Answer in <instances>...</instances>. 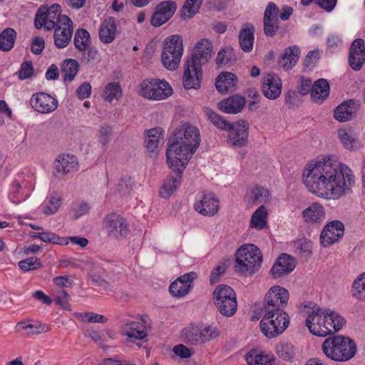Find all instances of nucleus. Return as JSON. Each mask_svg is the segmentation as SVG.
Segmentation results:
<instances>
[{"mask_svg": "<svg viewBox=\"0 0 365 365\" xmlns=\"http://www.w3.org/2000/svg\"><path fill=\"white\" fill-rule=\"evenodd\" d=\"M235 60V56L233 49L231 47L227 46L222 48L217 55L215 61L218 66L222 65H227L231 63Z\"/></svg>", "mask_w": 365, "mask_h": 365, "instance_id": "50", "label": "nucleus"}, {"mask_svg": "<svg viewBox=\"0 0 365 365\" xmlns=\"http://www.w3.org/2000/svg\"><path fill=\"white\" fill-rule=\"evenodd\" d=\"M133 185V181H132L130 177L125 176L118 182V190L122 194H127L132 190Z\"/></svg>", "mask_w": 365, "mask_h": 365, "instance_id": "58", "label": "nucleus"}, {"mask_svg": "<svg viewBox=\"0 0 365 365\" xmlns=\"http://www.w3.org/2000/svg\"><path fill=\"white\" fill-rule=\"evenodd\" d=\"M16 32L14 29L6 28L0 33V51H9L14 46Z\"/></svg>", "mask_w": 365, "mask_h": 365, "instance_id": "42", "label": "nucleus"}, {"mask_svg": "<svg viewBox=\"0 0 365 365\" xmlns=\"http://www.w3.org/2000/svg\"><path fill=\"white\" fill-rule=\"evenodd\" d=\"M250 205H257L267 202L269 199V192L267 189L262 187H256L252 189L246 197Z\"/></svg>", "mask_w": 365, "mask_h": 365, "instance_id": "43", "label": "nucleus"}, {"mask_svg": "<svg viewBox=\"0 0 365 365\" xmlns=\"http://www.w3.org/2000/svg\"><path fill=\"white\" fill-rule=\"evenodd\" d=\"M219 335L217 329L212 326L190 324L180 332V339L187 345L203 344Z\"/></svg>", "mask_w": 365, "mask_h": 365, "instance_id": "9", "label": "nucleus"}, {"mask_svg": "<svg viewBox=\"0 0 365 365\" xmlns=\"http://www.w3.org/2000/svg\"><path fill=\"white\" fill-rule=\"evenodd\" d=\"M140 86V95L150 100H164L173 94V88L170 84L159 79L144 81Z\"/></svg>", "mask_w": 365, "mask_h": 365, "instance_id": "10", "label": "nucleus"}, {"mask_svg": "<svg viewBox=\"0 0 365 365\" xmlns=\"http://www.w3.org/2000/svg\"><path fill=\"white\" fill-rule=\"evenodd\" d=\"M296 266L294 259L287 254H282L272 267L270 272L274 278H279L292 272Z\"/></svg>", "mask_w": 365, "mask_h": 365, "instance_id": "30", "label": "nucleus"}, {"mask_svg": "<svg viewBox=\"0 0 365 365\" xmlns=\"http://www.w3.org/2000/svg\"><path fill=\"white\" fill-rule=\"evenodd\" d=\"M348 61L354 71H359L365 63V41L356 38L349 48Z\"/></svg>", "mask_w": 365, "mask_h": 365, "instance_id": "20", "label": "nucleus"}, {"mask_svg": "<svg viewBox=\"0 0 365 365\" xmlns=\"http://www.w3.org/2000/svg\"><path fill=\"white\" fill-rule=\"evenodd\" d=\"M262 255L255 245L247 244L241 246L235 254V270L240 274H253L261 267Z\"/></svg>", "mask_w": 365, "mask_h": 365, "instance_id": "5", "label": "nucleus"}, {"mask_svg": "<svg viewBox=\"0 0 365 365\" xmlns=\"http://www.w3.org/2000/svg\"><path fill=\"white\" fill-rule=\"evenodd\" d=\"M200 143L199 130L189 123L182 124L169 139L166 150L167 163L171 166L173 161L187 165Z\"/></svg>", "mask_w": 365, "mask_h": 365, "instance_id": "2", "label": "nucleus"}, {"mask_svg": "<svg viewBox=\"0 0 365 365\" xmlns=\"http://www.w3.org/2000/svg\"><path fill=\"white\" fill-rule=\"evenodd\" d=\"M174 353L181 358H188L191 356L193 353V351L189 348H187L184 344H178L174 346L173 348Z\"/></svg>", "mask_w": 365, "mask_h": 365, "instance_id": "64", "label": "nucleus"}, {"mask_svg": "<svg viewBox=\"0 0 365 365\" xmlns=\"http://www.w3.org/2000/svg\"><path fill=\"white\" fill-rule=\"evenodd\" d=\"M112 134L113 128L110 125L107 124L101 125L99 128L98 133V139L99 143L103 146H105L109 143Z\"/></svg>", "mask_w": 365, "mask_h": 365, "instance_id": "56", "label": "nucleus"}, {"mask_svg": "<svg viewBox=\"0 0 365 365\" xmlns=\"http://www.w3.org/2000/svg\"><path fill=\"white\" fill-rule=\"evenodd\" d=\"M255 41V29L251 24H247L245 28L240 30L239 43L241 49L245 52H250L253 48Z\"/></svg>", "mask_w": 365, "mask_h": 365, "instance_id": "39", "label": "nucleus"}, {"mask_svg": "<svg viewBox=\"0 0 365 365\" xmlns=\"http://www.w3.org/2000/svg\"><path fill=\"white\" fill-rule=\"evenodd\" d=\"M91 93V86L88 82H84L76 90V95L79 99L88 98Z\"/></svg>", "mask_w": 365, "mask_h": 365, "instance_id": "62", "label": "nucleus"}, {"mask_svg": "<svg viewBox=\"0 0 365 365\" xmlns=\"http://www.w3.org/2000/svg\"><path fill=\"white\" fill-rule=\"evenodd\" d=\"M227 261L224 260L219 265H217L216 267H215L210 274V280L212 284L216 282L219 278L220 276H221L227 269Z\"/></svg>", "mask_w": 365, "mask_h": 365, "instance_id": "60", "label": "nucleus"}, {"mask_svg": "<svg viewBox=\"0 0 365 365\" xmlns=\"http://www.w3.org/2000/svg\"><path fill=\"white\" fill-rule=\"evenodd\" d=\"M148 325L144 319H140L138 321L125 324L122 327L121 331L131 341L142 340L148 336Z\"/></svg>", "mask_w": 365, "mask_h": 365, "instance_id": "27", "label": "nucleus"}, {"mask_svg": "<svg viewBox=\"0 0 365 365\" xmlns=\"http://www.w3.org/2000/svg\"><path fill=\"white\" fill-rule=\"evenodd\" d=\"M44 47L45 41L42 37L36 36L32 39L31 43V51L34 54H41Z\"/></svg>", "mask_w": 365, "mask_h": 365, "instance_id": "61", "label": "nucleus"}, {"mask_svg": "<svg viewBox=\"0 0 365 365\" xmlns=\"http://www.w3.org/2000/svg\"><path fill=\"white\" fill-rule=\"evenodd\" d=\"M263 317L260 322L262 334L268 338L282 334L289 327V317L283 309H262Z\"/></svg>", "mask_w": 365, "mask_h": 365, "instance_id": "6", "label": "nucleus"}, {"mask_svg": "<svg viewBox=\"0 0 365 365\" xmlns=\"http://www.w3.org/2000/svg\"><path fill=\"white\" fill-rule=\"evenodd\" d=\"M344 233V226L339 220H334L326 225L321 232L320 241L323 247H329L339 241Z\"/></svg>", "mask_w": 365, "mask_h": 365, "instance_id": "17", "label": "nucleus"}, {"mask_svg": "<svg viewBox=\"0 0 365 365\" xmlns=\"http://www.w3.org/2000/svg\"><path fill=\"white\" fill-rule=\"evenodd\" d=\"M202 0H185V4L181 9V17L184 18L187 11L190 16L196 14L200 8Z\"/></svg>", "mask_w": 365, "mask_h": 365, "instance_id": "55", "label": "nucleus"}, {"mask_svg": "<svg viewBox=\"0 0 365 365\" xmlns=\"http://www.w3.org/2000/svg\"><path fill=\"white\" fill-rule=\"evenodd\" d=\"M205 113L210 122L218 128L226 130V129L231 128L230 123L225 120L222 116L219 115L211 109L207 108Z\"/></svg>", "mask_w": 365, "mask_h": 365, "instance_id": "51", "label": "nucleus"}, {"mask_svg": "<svg viewBox=\"0 0 365 365\" xmlns=\"http://www.w3.org/2000/svg\"><path fill=\"white\" fill-rule=\"evenodd\" d=\"M212 301L217 311L224 317H232L237 312L236 293L228 285H218L212 293Z\"/></svg>", "mask_w": 365, "mask_h": 365, "instance_id": "7", "label": "nucleus"}, {"mask_svg": "<svg viewBox=\"0 0 365 365\" xmlns=\"http://www.w3.org/2000/svg\"><path fill=\"white\" fill-rule=\"evenodd\" d=\"M54 44L58 48H66L71 42L73 32V22L68 16H62L60 24L54 27Z\"/></svg>", "mask_w": 365, "mask_h": 365, "instance_id": "14", "label": "nucleus"}, {"mask_svg": "<svg viewBox=\"0 0 365 365\" xmlns=\"http://www.w3.org/2000/svg\"><path fill=\"white\" fill-rule=\"evenodd\" d=\"M34 73V68L31 61L24 62L19 71V78L21 80H24L32 76Z\"/></svg>", "mask_w": 365, "mask_h": 365, "instance_id": "59", "label": "nucleus"}, {"mask_svg": "<svg viewBox=\"0 0 365 365\" xmlns=\"http://www.w3.org/2000/svg\"><path fill=\"white\" fill-rule=\"evenodd\" d=\"M81 316L83 321H87L91 323L97 322L104 324L108 321V319L105 316L93 312H85L81 314Z\"/></svg>", "mask_w": 365, "mask_h": 365, "instance_id": "57", "label": "nucleus"}, {"mask_svg": "<svg viewBox=\"0 0 365 365\" xmlns=\"http://www.w3.org/2000/svg\"><path fill=\"white\" fill-rule=\"evenodd\" d=\"M289 298L287 289L280 286L272 287L265 294L262 309H282L287 305Z\"/></svg>", "mask_w": 365, "mask_h": 365, "instance_id": "12", "label": "nucleus"}, {"mask_svg": "<svg viewBox=\"0 0 365 365\" xmlns=\"http://www.w3.org/2000/svg\"><path fill=\"white\" fill-rule=\"evenodd\" d=\"M278 13L277 5L273 2L269 3L263 19L264 34L267 37H273L279 29Z\"/></svg>", "mask_w": 365, "mask_h": 365, "instance_id": "21", "label": "nucleus"}, {"mask_svg": "<svg viewBox=\"0 0 365 365\" xmlns=\"http://www.w3.org/2000/svg\"><path fill=\"white\" fill-rule=\"evenodd\" d=\"M300 50L297 46L287 48L279 57L278 66L284 71L292 69L299 60Z\"/></svg>", "mask_w": 365, "mask_h": 365, "instance_id": "32", "label": "nucleus"}, {"mask_svg": "<svg viewBox=\"0 0 365 365\" xmlns=\"http://www.w3.org/2000/svg\"><path fill=\"white\" fill-rule=\"evenodd\" d=\"M352 295L356 299L365 301V272L359 274L352 284Z\"/></svg>", "mask_w": 365, "mask_h": 365, "instance_id": "49", "label": "nucleus"}, {"mask_svg": "<svg viewBox=\"0 0 365 365\" xmlns=\"http://www.w3.org/2000/svg\"><path fill=\"white\" fill-rule=\"evenodd\" d=\"M249 125L245 120L232 124L229 132L227 143L235 147H243L247 143Z\"/></svg>", "mask_w": 365, "mask_h": 365, "instance_id": "18", "label": "nucleus"}, {"mask_svg": "<svg viewBox=\"0 0 365 365\" xmlns=\"http://www.w3.org/2000/svg\"><path fill=\"white\" fill-rule=\"evenodd\" d=\"M212 49V44L210 41L201 39L196 43L194 53L186 61H191L192 64L202 68L210 59Z\"/></svg>", "mask_w": 365, "mask_h": 365, "instance_id": "23", "label": "nucleus"}, {"mask_svg": "<svg viewBox=\"0 0 365 365\" xmlns=\"http://www.w3.org/2000/svg\"><path fill=\"white\" fill-rule=\"evenodd\" d=\"M356 108V103L354 100L344 101L335 108L334 116L338 121H348L351 119Z\"/></svg>", "mask_w": 365, "mask_h": 365, "instance_id": "35", "label": "nucleus"}, {"mask_svg": "<svg viewBox=\"0 0 365 365\" xmlns=\"http://www.w3.org/2000/svg\"><path fill=\"white\" fill-rule=\"evenodd\" d=\"M329 85L327 80L320 78L314 82L311 90V98L317 103H322L329 95Z\"/></svg>", "mask_w": 365, "mask_h": 365, "instance_id": "36", "label": "nucleus"}, {"mask_svg": "<svg viewBox=\"0 0 365 365\" xmlns=\"http://www.w3.org/2000/svg\"><path fill=\"white\" fill-rule=\"evenodd\" d=\"M106 228L109 235L117 239L125 237L128 233L126 220L117 214L107 215Z\"/></svg>", "mask_w": 365, "mask_h": 365, "instance_id": "24", "label": "nucleus"}, {"mask_svg": "<svg viewBox=\"0 0 365 365\" xmlns=\"http://www.w3.org/2000/svg\"><path fill=\"white\" fill-rule=\"evenodd\" d=\"M324 354L336 361H346L356 354V346L352 339L342 336L327 338L322 344Z\"/></svg>", "mask_w": 365, "mask_h": 365, "instance_id": "4", "label": "nucleus"}, {"mask_svg": "<svg viewBox=\"0 0 365 365\" xmlns=\"http://www.w3.org/2000/svg\"><path fill=\"white\" fill-rule=\"evenodd\" d=\"M262 91L268 99H277L282 93L280 78L276 75L267 74L263 78Z\"/></svg>", "mask_w": 365, "mask_h": 365, "instance_id": "29", "label": "nucleus"}, {"mask_svg": "<svg viewBox=\"0 0 365 365\" xmlns=\"http://www.w3.org/2000/svg\"><path fill=\"white\" fill-rule=\"evenodd\" d=\"M61 14V6L54 4L49 7H41L35 16L34 24L36 29L43 27L46 30L50 31L60 24L62 16Z\"/></svg>", "mask_w": 365, "mask_h": 365, "instance_id": "11", "label": "nucleus"}, {"mask_svg": "<svg viewBox=\"0 0 365 365\" xmlns=\"http://www.w3.org/2000/svg\"><path fill=\"white\" fill-rule=\"evenodd\" d=\"M294 247L295 252L301 256L308 257L312 252L311 241L304 237L300 238L295 241L294 243Z\"/></svg>", "mask_w": 365, "mask_h": 365, "instance_id": "52", "label": "nucleus"}, {"mask_svg": "<svg viewBox=\"0 0 365 365\" xmlns=\"http://www.w3.org/2000/svg\"><path fill=\"white\" fill-rule=\"evenodd\" d=\"M34 237H38L42 241L45 242H51L52 244L61 245H67V239H64V237H61L53 232H41L37 233L33 236Z\"/></svg>", "mask_w": 365, "mask_h": 365, "instance_id": "54", "label": "nucleus"}, {"mask_svg": "<svg viewBox=\"0 0 365 365\" xmlns=\"http://www.w3.org/2000/svg\"><path fill=\"white\" fill-rule=\"evenodd\" d=\"M176 9L177 4L174 1H161L155 7L150 18V24L155 28L165 24L172 18Z\"/></svg>", "mask_w": 365, "mask_h": 365, "instance_id": "13", "label": "nucleus"}, {"mask_svg": "<svg viewBox=\"0 0 365 365\" xmlns=\"http://www.w3.org/2000/svg\"><path fill=\"white\" fill-rule=\"evenodd\" d=\"M53 168L54 175L57 178H63L66 175L78 170V162L74 155H66L53 163Z\"/></svg>", "mask_w": 365, "mask_h": 365, "instance_id": "26", "label": "nucleus"}, {"mask_svg": "<svg viewBox=\"0 0 365 365\" xmlns=\"http://www.w3.org/2000/svg\"><path fill=\"white\" fill-rule=\"evenodd\" d=\"M183 54L182 38L175 34L167 37L163 41L161 62L170 71H175Z\"/></svg>", "mask_w": 365, "mask_h": 365, "instance_id": "8", "label": "nucleus"}, {"mask_svg": "<svg viewBox=\"0 0 365 365\" xmlns=\"http://www.w3.org/2000/svg\"><path fill=\"white\" fill-rule=\"evenodd\" d=\"M191 61H186L182 76V85L186 90L198 89L202 78V70L198 66L192 64Z\"/></svg>", "mask_w": 365, "mask_h": 365, "instance_id": "22", "label": "nucleus"}, {"mask_svg": "<svg viewBox=\"0 0 365 365\" xmlns=\"http://www.w3.org/2000/svg\"><path fill=\"white\" fill-rule=\"evenodd\" d=\"M303 180L311 192L320 197L335 200L351 192L355 176L345 164L328 157L307 168Z\"/></svg>", "mask_w": 365, "mask_h": 365, "instance_id": "1", "label": "nucleus"}, {"mask_svg": "<svg viewBox=\"0 0 365 365\" xmlns=\"http://www.w3.org/2000/svg\"><path fill=\"white\" fill-rule=\"evenodd\" d=\"M78 62L73 58L65 60L61 65V72L63 74V80L71 81L74 79L79 70Z\"/></svg>", "mask_w": 365, "mask_h": 365, "instance_id": "44", "label": "nucleus"}, {"mask_svg": "<svg viewBox=\"0 0 365 365\" xmlns=\"http://www.w3.org/2000/svg\"><path fill=\"white\" fill-rule=\"evenodd\" d=\"M338 138L343 146L349 150H358L361 143L350 130L340 128L338 130Z\"/></svg>", "mask_w": 365, "mask_h": 365, "instance_id": "41", "label": "nucleus"}, {"mask_svg": "<svg viewBox=\"0 0 365 365\" xmlns=\"http://www.w3.org/2000/svg\"><path fill=\"white\" fill-rule=\"evenodd\" d=\"M30 104L35 110L41 113H51L58 108V101L44 92L33 94Z\"/></svg>", "mask_w": 365, "mask_h": 365, "instance_id": "19", "label": "nucleus"}, {"mask_svg": "<svg viewBox=\"0 0 365 365\" xmlns=\"http://www.w3.org/2000/svg\"><path fill=\"white\" fill-rule=\"evenodd\" d=\"M197 278L195 272H190L178 277L169 287L170 294L175 297H182L186 295L192 287V282Z\"/></svg>", "mask_w": 365, "mask_h": 365, "instance_id": "25", "label": "nucleus"}, {"mask_svg": "<svg viewBox=\"0 0 365 365\" xmlns=\"http://www.w3.org/2000/svg\"><path fill=\"white\" fill-rule=\"evenodd\" d=\"M237 83V76L230 72H222L216 78L215 87L222 93L235 91Z\"/></svg>", "mask_w": 365, "mask_h": 365, "instance_id": "33", "label": "nucleus"}, {"mask_svg": "<svg viewBox=\"0 0 365 365\" xmlns=\"http://www.w3.org/2000/svg\"><path fill=\"white\" fill-rule=\"evenodd\" d=\"M116 25L115 19L109 17L106 19L99 30V37L102 42L104 43H111L115 36Z\"/></svg>", "mask_w": 365, "mask_h": 365, "instance_id": "38", "label": "nucleus"}, {"mask_svg": "<svg viewBox=\"0 0 365 365\" xmlns=\"http://www.w3.org/2000/svg\"><path fill=\"white\" fill-rule=\"evenodd\" d=\"M245 360L249 365H272L274 358L257 349H252L246 354Z\"/></svg>", "mask_w": 365, "mask_h": 365, "instance_id": "40", "label": "nucleus"}, {"mask_svg": "<svg viewBox=\"0 0 365 365\" xmlns=\"http://www.w3.org/2000/svg\"><path fill=\"white\" fill-rule=\"evenodd\" d=\"M276 352L279 358L291 361L296 355V348L289 342H280L276 346Z\"/></svg>", "mask_w": 365, "mask_h": 365, "instance_id": "45", "label": "nucleus"}, {"mask_svg": "<svg viewBox=\"0 0 365 365\" xmlns=\"http://www.w3.org/2000/svg\"><path fill=\"white\" fill-rule=\"evenodd\" d=\"M302 216L307 224L320 225L325 220L324 208L318 202L312 203L303 210Z\"/></svg>", "mask_w": 365, "mask_h": 365, "instance_id": "31", "label": "nucleus"}, {"mask_svg": "<svg viewBox=\"0 0 365 365\" xmlns=\"http://www.w3.org/2000/svg\"><path fill=\"white\" fill-rule=\"evenodd\" d=\"M16 328L26 331L28 335L41 334L51 330L49 325L43 324L38 321H32L31 319L20 321L16 324Z\"/></svg>", "mask_w": 365, "mask_h": 365, "instance_id": "37", "label": "nucleus"}, {"mask_svg": "<svg viewBox=\"0 0 365 365\" xmlns=\"http://www.w3.org/2000/svg\"><path fill=\"white\" fill-rule=\"evenodd\" d=\"M171 166L168 163V166L173 170V174L170 175L169 179L165 181L160 191V195L163 198H168L180 185L182 178V174L185 169L187 164L173 161Z\"/></svg>", "mask_w": 365, "mask_h": 365, "instance_id": "16", "label": "nucleus"}, {"mask_svg": "<svg viewBox=\"0 0 365 365\" xmlns=\"http://www.w3.org/2000/svg\"><path fill=\"white\" fill-rule=\"evenodd\" d=\"M219 207V200L212 192H202L197 197L194 204L195 210L204 216L215 215Z\"/></svg>", "mask_w": 365, "mask_h": 365, "instance_id": "15", "label": "nucleus"}, {"mask_svg": "<svg viewBox=\"0 0 365 365\" xmlns=\"http://www.w3.org/2000/svg\"><path fill=\"white\" fill-rule=\"evenodd\" d=\"M312 87V81L309 78L302 77L300 85L298 88V92L302 96H305L308 93H311Z\"/></svg>", "mask_w": 365, "mask_h": 365, "instance_id": "63", "label": "nucleus"}, {"mask_svg": "<svg viewBox=\"0 0 365 365\" xmlns=\"http://www.w3.org/2000/svg\"><path fill=\"white\" fill-rule=\"evenodd\" d=\"M245 98L239 95L232 96L219 103V108L224 113L236 114L240 113L245 105Z\"/></svg>", "mask_w": 365, "mask_h": 365, "instance_id": "34", "label": "nucleus"}, {"mask_svg": "<svg viewBox=\"0 0 365 365\" xmlns=\"http://www.w3.org/2000/svg\"><path fill=\"white\" fill-rule=\"evenodd\" d=\"M163 143L164 134L161 128H155L146 130L145 146L151 158L158 155L160 145Z\"/></svg>", "mask_w": 365, "mask_h": 365, "instance_id": "28", "label": "nucleus"}, {"mask_svg": "<svg viewBox=\"0 0 365 365\" xmlns=\"http://www.w3.org/2000/svg\"><path fill=\"white\" fill-rule=\"evenodd\" d=\"M122 96V90L118 82L109 83L105 87L103 91V98L108 102H112L114 99H118Z\"/></svg>", "mask_w": 365, "mask_h": 365, "instance_id": "48", "label": "nucleus"}, {"mask_svg": "<svg viewBox=\"0 0 365 365\" xmlns=\"http://www.w3.org/2000/svg\"><path fill=\"white\" fill-rule=\"evenodd\" d=\"M73 43L79 51H86L90 43V34L86 29H78L74 34Z\"/></svg>", "mask_w": 365, "mask_h": 365, "instance_id": "47", "label": "nucleus"}, {"mask_svg": "<svg viewBox=\"0 0 365 365\" xmlns=\"http://www.w3.org/2000/svg\"><path fill=\"white\" fill-rule=\"evenodd\" d=\"M344 323V319L337 312L319 307L313 308L305 320L309 331L322 337L339 331Z\"/></svg>", "mask_w": 365, "mask_h": 365, "instance_id": "3", "label": "nucleus"}, {"mask_svg": "<svg viewBox=\"0 0 365 365\" xmlns=\"http://www.w3.org/2000/svg\"><path fill=\"white\" fill-rule=\"evenodd\" d=\"M18 265L22 271L29 272L41 267L42 263L36 257H30L19 261Z\"/></svg>", "mask_w": 365, "mask_h": 365, "instance_id": "53", "label": "nucleus"}, {"mask_svg": "<svg viewBox=\"0 0 365 365\" xmlns=\"http://www.w3.org/2000/svg\"><path fill=\"white\" fill-rule=\"evenodd\" d=\"M267 212L264 206L261 205L252 215L250 227L262 230L267 226Z\"/></svg>", "mask_w": 365, "mask_h": 365, "instance_id": "46", "label": "nucleus"}]
</instances>
